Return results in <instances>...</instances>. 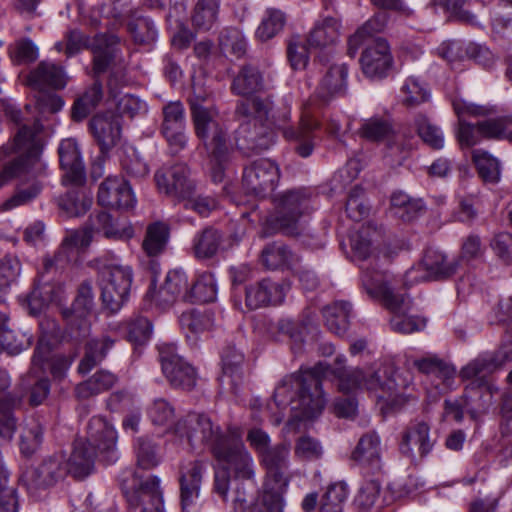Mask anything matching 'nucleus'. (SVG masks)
Segmentation results:
<instances>
[{"mask_svg":"<svg viewBox=\"0 0 512 512\" xmlns=\"http://www.w3.org/2000/svg\"><path fill=\"white\" fill-rule=\"evenodd\" d=\"M43 125L35 120L31 125H22L13 138L12 150L18 157L0 172V187L12 178H20L16 193L2 204L8 211L27 204L42 190L41 179L46 175V164L41 159Z\"/></svg>","mask_w":512,"mask_h":512,"instance_id":"nucleus-1","label":"nucleus"},{"mask_svg":"<svg viewBox=\"0 0 512 512\" xmlns=\"http://www.w3.org/2000/svg\"><path fill=\"white\" fill-rule=\"evenodd\" d=\"M347 77V65L334 64L329 67L314 95L303 103L297 128L287 125L291 118L290 111L283 113V123L277 124V128L282 131L286 139L299 142L296 151L301 157H308L313 152L314 133L321 127L318 111L332 99L346 94Z\"/></svg>","mask_w":512,"mask_h":512,"instance_id":"nucleus-2","label":"nucleus"},{"mask_svg":"<svg viewBox=\"0 0 512 512\" xmlns=\"http://www.w3.org/2000/svg\"><path fill=\"white\" fill-rule=\"evenodd\" d=\"M330 371L320 362L312 368H301L297 373L286 375L275 387L273 401L279 409L292 405L304 419L317 417L323 411L326 399L321 387V376Z\"/></svg>","mask_w":512,"mask_h":512,"instance_id":"nucleus-3","label":"nucleus"},{"mask_svg":"<svg viewBox=\"0 0 512 512\" xmlns=\"http://www.w3.org/2000/svg\"><path fill=\"white\" fill-rule=\"evenodd\" d=\"M117 438L114 426L104 417H92L86 438L76 439L69 458H65L67 473L78 480L88 477L94 470L97 455L108 464L114 463L118 459Z\"/></svg>","mask_w":512,"mask_h":512,"instance_id":"nucleus-4","label":"nucleus"},{"mask_svg":"<svg viewBox=\"0 0 512 512\" xmlns=\"http://www.w3.org/2000/svg\"><path fill=\"white\" fill-rule=\"evenodd\" d=\"M361 283L365 292L394 314L390 321L392 330L402 334H411L426 327V319L409 315L413 311V300L410 295L395 286L387 274L368 267H361Z\"/></svg>","mask_w":512,"mask_h":512,"instance_id":"nucleus-5","label":"nucleus"},{"mask_svg":"<svg viewBox=\"0 0 512 512\" xmlns=\"http://www.w3.org/2000/svg\"><path fill=\"white\" fill-rule=\"evenodd\" d=\"M330 371L321 376V382L334 377L338 380V389L343 393H352L360 389H366L371 392H381L377 397L387 402V410L394 412L400 410L414 396L399 393L398 390L405 388V384H399L395 378H388L383 381L378 371L368 369L346 370L344 367V359L337 357L335 366L327 365Z\"/></svg>","mask_w":512,"mask_h":512,"instance_id":"nucleus-6","label":"nucleus"},{"mask_svg":"<svg viewBox=\"0 0 512 512\" xmlns=\"http://www.w3.org/2000/svg\"><path fill=\"white\" fill-rule=\"evenodd\" d=\"M289 456L290 448L286 444L275 445L259 456L260 464L265 469L263 502L272 512H278L284 506V495L291 481L286 473Z\"/></svg>","mask_w":512,"mask_h":512,"instance_id":"nucleus-7","label":"nucleus"},{"mask_svg":"<svg viewBox=\"0 0 512 512\" xmlns=\"http://www.w3.org/2000/svg\"><path fill=\"white\" fill-rule=\"evenodd\" d=\"M229 427L224 432L208 414L189 412L175 423L172 431L177 438L185 440L192 449L208 447L215 458V450L222 449L230 440Z\"/></svg>","mask_w":512,"mask_h":512,"instance_id":"nucleus-8","label":"nucleus"},{"mask_svg":"<svg viewBox=\"0 0 512 512\" xmlns=\"http://www.w3.org/2000/svg\"><path fill=\"white\" fill-rule=\"evenodd\" d=\"M313 195V191L305 187L279 194L274 200L275 213L269 219L270 226L285 235H299L302 218L314 210Z\"/></svg>","mask_w":512,"mask_h":512,"instance_id":"nucleus-9","label":"nucleus"},{"mask_svg":"<svg viewBox=\"0 0 512 512\" xmlns=\"http://www.w3.org/2000/svg\"><path fill=\"white\" fill-rule=\"evenodd\" d=\"M121 485L131 508L141 506L142 512H164L159 477L150 475L146 479H141L136 473L126 471L122 474Z\"/></svg>","mask_w":512,"mask_h":512,"instance_id":"nucleus-10","label":"nucleus"},{"mask_svg":"<svg viewBox=\"0 0 512 512\" xmlns=\"http://www.w3.org/2000/svg\"><path fill=\"white\" fill-rule=\"evenodd\" d=\"M459 266L455 258L449 259L443 252L429 248L421 262L406 271L403 284L410 287L422 282L444 280L453 276Z\"/></svg>","mask_w":512,"mask_h":512,"instance_id":"nucleus-11","label":"nucleus"},{"mask_svg":"<svg viewBox=\"0 0 512 512\" xmlns=\"http://www.w3.org/2000/svg\"><path fill=\"white\" fill-rule=\"evenodd\" d=\"M230 440L226 445L215 450V459L234 469L235 476L241 480L249 481L251 490H256L254 462L242 440V431L237 426H230Z\"/></svg>","mask_w":512,"mask_h":512,"instance_id":"nucleus-12","label":"nucleus"},{"mask_svg":"<svg viewBox=\"0 0 512 512\" xmlns=\"http://www.w3.org/2000/svg\"><path fill=\"white\" fill-rule=\"evenodd\" d=\"M132 278L129 266L111 265L104 270L101 299L104 308L110 313L118 312L127 300Z\"/></svg>","mask_w":512,"mask_h":512,"instance_id":"nucleus-13","label":"nucleus"},{"mask_svg":"<svg viewBox=\"0 0 512 512\" xmlns=\"http://www.w3.org/2000/svg\"><path fill=\"white\" fill-rule=\"evenodd\" d=\"M159 360L164 376L174 388L191 390L197 382L195 368L177 353V347L172 343L158 345Z\"/></svg>","mask_w":512,"mask_h":512,"instance_id":"nucleus-14","label":"nucleus"},{"mask_svg":"<svg viewBox=\"0 0 512 512\" xmlns=\"http://www.w3.org/2000/svg\"><path fill=\"white\" fill-rule=\"evenodd\" d=\"M280 170L269 159H258L246 166L242 176V186L246 193L256 197H266L278 185Z\"/></svg>","mask_w":512,"mask_h":512,"instance_id":"nucleus-15","label":"nucleus"},{"mask_svg":"<svg viewBox=\"0 0 512 512\" xmlns=\"http://www.w3.org/2000/svg\"><path fill=\"white\" fill-rule=\"evenodd\" d=\"M91 241V228L67 231L54 255L43 258V271L40 274V279L44 281L46 274L56 273L64 269L71 262L76 251L88 247Z\"/></svg>","mask_w":512,"mask_h":512,"instance_id":"nucleus-16","label":"nucleus"},{"mask_svg":"<svg viewBox=\"0 0 512 512\" xmlns=\"http://www.w3.org/2000/svg\"><path fill=\"white\" fill-rule=\"evenodd\" d=\"M191 116L195 133L206 148L227 145V133L219 122V113L215 107L192 103Z\"/></svg>","mask_w":512,"mask_h":512,"instance_id":"nucleus-17","label":"nucleus"},{"mask_svg":"<svg viewBox=\"0 0 512 512\" xmlns=\"http://www.w3.org/2000/svg\"><path fill=\"white\" fill-rule=\"evenodd\" d=\"M364 45L365 48L360 57L363 74L372 80L386 78L394 64L389 43L384 38L377 37Z\"/></svg>","mask_w":512,"mask_h":512,"instance_id":"nucleus-18","label":"nucleus"},{"mask_svg":"<svg viewBox=\"0 0 512 512\" xmlns=\"http://www.w3.org/2000/svg\"><path fill=\"white\" fill-rule=\"evenodd\" d=\"M145 297L155 301V304L162 309L170 307L179 300L190 302L191 286L186 272L182 269L170 270L160 289L156 291L155 285L152 284Z\"/></svg>","mask_w":512,"mask_h":512,"instance_id":"nucleus-19","label":"nucleus"},{"mask_svg":"<svg viewBox=\"0 0 512 512\" xmlns=\"http://www.w3.org/2000/svg\"><path fill=\"white\" fill-rule=\"evenodd\" d=\"M189 168L182 163L170 167H163L155 173V182L158 190L182 200L194 194L195 184L189 178Z\"/></svg>","mask_w":512,"mask_h":512,"instance_id":"nucleus-20","label":"nucleus"},{"mask_svg":"<svg viewBox=\"0 0 512 512\" xmlns=\"http://www.w3.org/2000/svg\"><path fill=\"white\" fill-rule=\"evenodd\" d=\"M98 204L117 210H128L135 206L136 198L128 181L119 176H109L99 185Z\"/></svg>","mask_w":512,"mask_h":512,"instance_id":"nucleus-21","label":"nucleus"},{"mask_svg":"<svg viewBox=\"0 0 512 512\" xmlns=\"http://www.w3.org/2000/svg\"><path fill=\"white\" fill-rule=\"evenodd\" d=\"M330 6H332V3L325 0L323 11H328ZM341 27L340 17L330 14L325 15L322 12L307 35V44L313 49L330 48L339 41Z\"/></svg>","mask_w":512,"mask_h":512,"instance_id":"nucleus-22","label":"nucleus"},{"mask_svg":"<svg viewBox=\"0 0 512 512\" xmlns=\"http://www.w3.org/2000/svg\"><path fill=\"white\" fill-rule=\"evenodd\" d=\"M161 131L173 153L185 148V109L180 101L170 102L163 107Z\"/></svg>","mask_w":512,"mask_h":512,"instance_id":"nucleus-23","label":"nucleus"},{"mask_svg":"<svg viewBox=\"0 0 512 512\" xmlns=\"http://www.w3.org/2000/svg\"><path fill=\"white\" fill-rule=\"evenodd\" d=\"M89 127L103 156H107L121 139V118L113 112L96 114Z\"/></svg>","mask_w":512,"mask_h":512,"instance_id":"nucleus-24","label":"nucleus"},{"mask_svg":"<svg viewBox=\"0 0 512 512\" xmlns=\"http://www.w3.org/2000/svg\"><path fill=\"white\" fill-rule=\"evenodd\" d=\"M65 455L54 454L44 459L37 467L25 473L29 488H48L63 480L67 473Z\"/></svg>","mask_w":512,"mask_h":512,"instance_id":"nucleus-25","label":"nucleus"},{"mask_svg":"<svg viewBox=\"0 0 512 512\" xmlns=\"http://www.w3.org/2000/svg\"><path fill=\"white\" fill-rule=\"evenodd\" d=\"M433 446L429 425L423 421H416L402 433L399 450L403 455L415 460L417 456L421 459L426 457Z\"/></svg>","mask_w":512,"mask_h":512,"instance_id":"nucleus-26","label":"nucleus"},{"mask_svg":"<svg viewBox=\"0 0 512 512\" xmlns=\"http://www.w3.org/2000/svg\"><path fill=\"white\" fill-rule=\"evenodd\" d=\"M509 361L508 352L498 350L495 352H483L469 361L459 372L463 381L472 380L471 383L486 381L484 378L502 368Z\"/></svg>","mask_w":512,"mask_h":512,"instance_id":"nucleus-27","label":"nucleus"},{"mask_svg":"<svg viewBox=\"0 0 512 512\" xmlns=\"http://www.w3.org/2000/svg\"><path fill=\"white\" fill-rule=\"evenodd\" d=\"M413 366L429 377L440 393L453 389L456 377V369L453 365L433 355L414 360Z\"/></svg>","mask_w":512,"mask_h":512,"instance_id":"nucleus-28","label":"nucleus"},{"mask_svg":"<svg viewBox=\"0 0 512 512\" xmlns=\"http://www.w3.org/2000/svg\"><path fill=\"white\" fill-rule=\"evenodd\" d=\"M50 352V344L44 338H40L34 350L30 373L36 376L38 372H43L44 364L47 362L53 378L55 380H62L66 377L73 363V358L62 354L48 357Z\"/></svg>","mask_w":512,"mask_h":512,"instance_id":"nucleus-29","label":"nucleus"},{"mask_svg":"<svg viewBox=\"0 0 512 512\" xmlns=\"http://www.w3.org/2000/svg\"><path fill=\"white\" fill-rule=\"evenodd\" d=\"M351 459L368 471H380L383 466L380 436L375 431L363 434L351 453Z\"/></svg>","mask_w":512,"mask_h":512,"instance_id":"nucleus-30","label":"nucleus"},{"mask_svg":"<svg viewBox=\"0 0 512 512\" xmlns=\"http://www.w3.org/2000/svg\"><path fill=\"white\" fill-rule=\"evenodd\" d=\"M59 160L64 170L63 182L65 184H81L85 182V166L77 144L73 138L61 141L59 148Z\"/></svg>","mask_w":512,"mask_h":512,"instance_id":"nucleus-31","label":"nucleus"},{"mask_svg":"<svg viewBox=\"0 0 512 512\" xmlns=\"http://www.w3.org/2000/svg\"><path fill=\"white\" fill-rule=\"evenodd\" d=\"M288 289L289 286L284 283L263 279L246 289V305L253 310L268 304H281Z\"/></svg>","mask_w":512,"mask_h":512,"instance_id":"nucleus-32","label":"nucleus"},{"mask_svg":"<svg viewBox=\"0 0 512 512\" xmlns=\"http://www.w3.org/2000/svg\"><path fill=\"white\" fill-rule=\"evenodd\" d=\"M204 463L199 460L192 461L180 471V500L183 511L196 506L200 495Z\"/></svg>","mask_w":512,"mask_h":512,"instance_id":"nucleus-33","label":"nucleus"},{"mask_svg":"<svg viewBox=\"0 0 512 512\" xmlns=\"http://www.w3.org/2000/svg\"><path fill=\"white\" fill-rule=\"evenodd\" d=\"M494 388L487 381L470 383L467 391L468 414L474 421H479L493 405Z\"/></svg>","mask_w":512,"mask_h":512,"instance_id":"nucleus-34","label":"nucleus"},{"mask_svg":"<svg viewBox=\"0 0 512 512\" xmlns=\"http://www.w3.org/2000/svg\"><path fill=\"white\" fill-rule=\"evenodd\" d=\"M357 135L373 143L388 141L390 150L394 149V144L391 143V140L398 139V136L394 133L392 122L388 118L381 116H373L362 120L357 130Z\"/></svg>","mask_w":512,"mask_h":512,"instance_id":"nucleus-35","label":"nucleus"},{"mask_svg":"<svg viewBox=\"0 0 512 512\" xmlns=\"http://www.w3.org/2000/svg\"><path fill=\"white\" fill-rule=\"evenodd\" d=\"M30 85L35 88L52 87L62 89L67 84L63 67L48 61H42L28 76Z\"/></svg>","mask_w":512,"mask_h":512,"instance_id":"nucleus-36","label":"nucleus"},{"mask_svg":"<svg viewBox=\"0 0 512 512\" xmlns=\"http://www.w3.org/2000/svg\"><path fill=\"white\" fill-rule=\"evenodd\" d=\"M83 184H71L73 187L58 198L59 208L70 217L85 214L92 205V195Z\"/></svg>","mask_w":512,"mask_h":512,"instance_id":"nucleus-37","label":"nucleus"},{"mask_svg":"<svg viewBox=\"0 0 512 512\" xmlns=\"http://www.w3.org/2000/svg\"><path fill=\"white\" fill-rule=\"evenodd\" d=\"M388 22V15L385 12L376 13L367 20L348 39V55L355 57L358 49L365 43L370 42L373 35L384 30Z\"/></svg>","mask_w":512,"mask_h":512,"instance_id":"nucleus-38","label":"nucleus"},{"mask_svg":"<svg viewBox=\"0 0 512 512\" xmlns=\"http://www.w3.org/2000/svg\"><path fill=\"white\" fill-rule=\"evenodd\" d=\"M115 341L109 336L93 338L86 342L85 353L78 365V372L88 374L94 367L101 363L113 347Z\"/></svg>","mask_w":512,"mask_h":512,"instance_id":"nucleus-39","label":"nucleus"},{"mask_svg":"<svg viewBox=\"0 0 512 512\" xmlns=\"http://www.w3.org/2000/svg\"><path fill=\"white\" fill-rule=\"evenodd\" d=\"M119 39L114 35H97L91 45L93 52V71L95 75L104 73L115 57V46Z\"/></svg>","mask_w":512,"mask_h":512,"instance_id":"nucleus-40","label":"nucleus"},{"mask_svg":"<svg viewBox=\"0 0 512 512\" xmlns=\"http://www.w3.org/2000/svg\"><path fill=\"white\" fill-rule=\"evenodd\" d=\"M351 304L347 301H335L322 309L324 322L328 330L343 336L349 327Z\"/></svg>","mask_w":512,"mask_h":512,"instance_id":"nucleus-41","label":"nucleus"},{"mask_svg":"<svg viewBox=\"0 0 512 512\" xmlns=\"http://www.w3.org/2000/svg\"><path fill=\"white\" fill-rule=\"evenodd\" d=\"M117 382L118 376L116 374L101 369L95 372L89 379L79 383L75 388V394L78 399H87L110 390Z\"/></svg>","mask_w":512,"mask_h":512,"instance_id":"nucleus-42","label":"nucleus"},{"mask_svg":"<svg viewBox=\"0 0 512 512\" xmlns=\"http://www.w3.org/2000/svg\"><path fill=\"white\" fill-rule=\"evenodd\" d=\"M261 261L269 270L290 268L298 261V257L288 246L281 242H273L264 247Z\"/></svg>","mask_w":512,"mask_h":512,"instance_id":"nucleus-43","label":"nucleus"},{"mask_svg":"<svg viewBox=\"0 0 512 512\" xmlns=\"http://www.w3.org/2000/svg\"><path fill=\"white\" fill-rule=\"evenodd\" d=\"M221 232L213 227H206L197 232L192 240V250L197 259H210L214 257L222 243Z\"/></svg>","mask_w":512,"mask_h":512,"instance_id":"nucleus-44","label":"nucleus"},{"mask_svg":"<svg viewBox=\"0 0 512 512\" xmlns=\"http://www.w3.org/2000/svg\"><path fill=\"white\" fill-rule=\"evenodd\" d=\"M92 229L102 233L110 240L127 241L134 236V229L131 225L118 227L114 224L112 216L104 211L98 212L90 217Z\"/></svg>","mask_w":512,"mask_h":512,"instance_id":"nucleus-45","label":"nucleus"},{"mask_svg":"<svg viewBox=\"0 0 512 512\" xmlns=\"http://www.w3.org/2000/svg\"><path fill=\"white\" fill-rule=\"evenodd\" d=\"M269 107L259 97H247L237 104L236 114L238 116L249 118L246 124L240 126V134L246 132L251 124L256 128L258 124L268 116Z\"/></svg>","mask_w":512,"mask_h":512,"instance_id":"nucleus-46","label":"nucleus"},{"mask_svg":"<svg viewBox=\"0 0 512 512\" xmlns=\"http://www.w3.org/2000/svg\"><path fill=\"white\" fill-rule=\"evenodd\" d=\"M220 0H198L191 15L193 27L198 31H209L217 22Z\"/></svg>","mask_w":512,"mask_h":512,"instance_id":"nucleus-47","label":"nucleus"},{"mask_svg":"<svg viewBox=\"0 0 512 512\" xmlns=\"http://www.w3.org/2000/svg\"><path fill=\"white\" fill-rule=\"evenodd\" d=\"M223 378L230 380L231 389L236 392L243 380L244 355L235 347H226L222 352Z\"/></svg>","mask_w":512,"mask_h":512,"instance_id":"nucleus-48","label":"nucleus"},{"mask_svg":"<svg viewBox=\"0 0 512 512\" xmlns=\"http://www.w3.org/2000/svg\"><path fill=\"white\" fill-rule=\"evenodd\" d=\"M286 23L284 12L276 8H267L255 31V38L260 42H266L279 34Z\"/></svg>","mask_w":512,"mask_h":512,"instance_id":"nucleus-49","label":"nucleus"},{"mask_svg":"<svg viewBox=\"0 0 512 512\" xmlns=\"http://www.w3.org/2000/svg\"><path fill=\"white\" fill-rule=\"evenodd\" d=\"M217 296V283L209 271L198 272L191 285V303L213 302Z\"/></svg>","mask_w":512,"mask_h":512,"instance_id":"nucleus-50","label":"nucleus"},{"mask_svg":"<svg viewBox=\"0 0 512 512\" xmlns=\"http://www.w3.org/2000/svg\"><path fill=\"white\" fill-rule=\"evenodd\" d=\"M102 98V85L98 81H95L93 85L74 102L72 118L76 121H82L98 106Z\"/></svg>","mask_w":512,"mask_h":512,"instance_id":"nucleus-51","label":"nucleus"},{"mask_svg":"<svg viewBox=\"0 0 512 512\" xmlns=\"http://www.w3.org/2000/svg\"><path fill=\"white\" fill-rule=\"evenodd\" d=\"M422 208L423 203L421 200L413 199L402 191L395 192L391 196L392 212L404 222H410L415 219Z\"/></svg>","mask_w":512,"mask_h":512,"instance_id":"nucleus-52","label":"nucleus"},{"mask_svg":"<svg viewBox=\"0 0 512 512\" xmlns=\"http://www.w3.org/2000/svg\"><path fill=\"white\" fill-rule=\"evenodd\" d=\"M169 238V228L162 222H155L147 227L142 247L145 253L154 257L162 253Z\"/></svg>","mask_w":512,"mask_h":512,"instance_id":"nucleus-53","label":"nucleus"},{"mask_svg":"<svg viewBox=\"0 0 512 512\" xmlns=\"http://www.w3.org/2000/svg\"><path fill=\"white\" fill-rule=\"evenodd\" d=\"M472 159L479 176L485 183L496 184L499 182L501 170L500 164L496 158L484 150L475 149L472 152Z\"/></svg>","mask_w":512,"mask_h":512,"instance_id":"nucleus-54","label":"nucleus"},{"mask_svg":"<svg viewBox=\"0 0 512 512\" xmlns=\"http://www.w3.org/2000/svg\"><path fill=\"white\" fill-rule=\"evenodd\" d=\"M219 46L223 53L230 54L237 59L247 52V40L242 31L237 28H224L219 35Z\"/></svg>","mask_w":512,"mask_h":512,"instance_id":"nucleus-55","label":"nucleus"},{"mask_svg":"<svg viewBox=\"0 0 512 512\" xmlns=\"http://www.w3.org/2000/svg\"><path fill=\"white\" fill-rule=\"evenodd\" d=\"M261 86L260 72L255 67L246 65L233 80L231 88L238 95L248 96L257 92Z\"/></svg>","mask_w":512,"mask_h":512,"instance_id":"nucleus-56","label":"nucleus"},{"mask_svg":"<svg viewBox=\"0 0 512 512\" xmlns=\"http://www.w3.org/2000/svg\"><path fill=\"white\" fill-rule=\"evenodd\" d=\"M414 125L418 136L422 141L435 150L444 147V135L440 127L430 121L425 115L419 114L415 117Z\"/></svg>","mask_w":512,"mask_h":512,"instance_id":"nucleus-57","label":"nucleus"},{"mask_svg":"<svg viewBox=\"0 0 512 512\" xmlns=\"http://www.w3.org/2000/svg\"><path fill=\"white\" fill-rule=\"evenodd\" d=\"M134 453L137 465L142 469H153L161 462V458L157 451V445L148 437L142 436L135 439Z\"/></svg>","mask_w":512,"mask_h":512,"instance_id":"nucleus-58","label":"nucleus"},{"mask_svg":"<svg viewBox=\"0 0 512 512\" xmlns=\"http://www.w3.org/2000/svg\"><path fill=\"white\" fill-rule=\"evenodd\" d=\"M348 495V486L344 482L329 485L322 496L319 512H343Z\"/></svg>","mask_w":512,"mask_h":512,"instance_id":"nucleus-59","label":"nucleus"},{"mask_svg":"<svg viewBox=\"0 0 512 512\" xmlns=\"http://www.w3.org/2000/svg\"><path fill=\"white\" fill-rule=\"evenodd\" d=\"M179 322L183 329H187L195 334L208 331L214 326L213 313L208 310L199 311L192 309L183 312L179 318Z\"/></svg>","mask_w":512,"mask_h":512,"instance_id":"nucleus-60","label":"nucleus"},{"mask_svg":"<svg viewBox=\"0 0 512 512\" xmlns=\"http://www.w3.org/2000/svg\"><path fill=\"white\" fill-rule=\"evenodd\" d=\"M31 345V335L8 328L7 324L0 327V350L9 354H19Z\"/></svg>","mask_w":512,"mask_h":512,"instance_id":"nucleus-61","label":"nucleus"},{"mask_svg":"<svg viewBox=\"0 0 512 512\" xmlns=\"http://www.w3.org/2000/svg\"><path fill=\"white\" fill-rule=\"evenodd\" d=\"M401 97L405 106L415 107L428 101L430 93L417 78L408 77L401 87Z\"/></svg>","mask_w":512,"mask_h":512,"instance_id":"nucleus-62","label":"nucleus"},{"mask_svg":"<svg viewBox=\"0 0 512 512\" xmlns=\"http://www.w3.org/2000/svg\"><path fill=\"white\" fill-rule=\"evenodd\" d=\"M147 416L154 426L167 427L175 417V408L168 400L157 398L148 407Z\"/></svg>","mask_w":512,"mask_h":512,"instance_id":"nucleus-63","label":"nucleus"},{"mask_svg":"<svg viewBox=\"0 0 512 512\" xmlns=\"http://www.w3.org/2000/svg\"><path fill=\"white\" fill-rule=\"evenodd\" d=\"M480 125L484 138H506L512 142V116L485 120Z\"/></svg>","mask_w":512,"mask_h":512,"instance_id":"nucleus-64","label":"nucleus"}]
</instances>
